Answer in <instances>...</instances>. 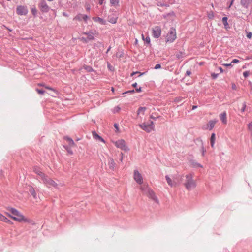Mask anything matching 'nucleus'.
<instances>
[{
  "mask_svg": "<svg viewBox=\"0 0 252 252\" xmlns=\"http://www.w3.org/2000/svg\"><path fill=\"white\" fill-rule=\"evenodd\" d=\"M159 117H153L152 115H151L150 116V118L153 120H156Z\"/></svg>",
  "mask_w": 252,
  "mask_h": 252,
  "instance_id": "052dcab7",
  "label": "nucleus"
},
{
  "mask_svg": "<svg viewBox=\"0 0 252 252\" xmlns=\"http://www.w3.org/2000/svg\"><path fill=\"white\" fill-rule=\"evenodd\" d=\"M83 68L85 70H86L87 72H91L94 71V70L93 69V68L90 66L84 65L83 66Z\"/></svg>",
  "mask_w": 252,
  "mask_h": 252,
  "instance_id": "7c9ffc66",
  "label": "nucleus"
},
{
  "mask_svg": "<svg viewBox=\"0 0 252 252\" xmlns=\"http://www.w3.org/2000/svg\"><path fill=\"white\" fill-rule=\"evenodd\" d=\"M6 214L15 220L19 222H21L22 221H24V222H28V220L25 218L24 216L19 212H18L17 214L15 215L14 216H10L8 213Z\"/></svg>",
  "mask_w": 252,
  "mask_h": 252,
  "instance_id": "1a4fd4ad",
  "label": "nucleus"
},
{
  "mask_svg": "<svg viewBox=\"0 0 252 252\" xmlns=\"http://www.w3.org/2000/svg\"><path fill=\"white\" fill-rule=\"evenodd\" d=\"M40 182H42L46 186L49 188L51 187L57 188V184L47 175H45Z\"/></svg>",
  "mask_w": 252,
  "mask_h": 252,
  "instance_id": "f03ea898",
  "label": "nucleus"
},
{
  "mask_svg": "<svg viewBox=\"0 0 252 252\" xmlns=\"http://www.w3.org/2000/svg\"><path fill=\"white\" fill-rule=\"evenodd\" d=\"M154 123L153 121H150L147 123H142L139 124V126L143 130L147 132H150L154 129Z\"/></svg>",
  "mask_w": 252,
  "mask_h": 252,
  "instance_id": "20e7f679",
  "label": "nucleus"
},
{
  "mask_svg": "<svg viewBox=\"0 0 252 252\" xmlns=\"http://www.w3.org/2000/svg\"><path fill=\"white\" fill-rule=\"evenodd\" d=\"M82 19L86 22L89 18L88 16L87 15H85V14L84 15L82 14Z\"/></svg>",
  "mask_w": 252,
  "mask_h": 252,
  "instance_id": "79ce46f5",
  "label": "nucleus"
},
{
  "mask_svg": "<svg viewBox=\"0 0 252 252\" xmlns=\"http://www.w3.org/2000/svg\"><path fill=\"white\" fill-rule=\"evenodd\" d=\"M64 139H65L68 142L69 146L70 147L73 146L74 145L75 143L73 141V140L69 137H65Z\"/></svg>",
  "mask_w": 252,
  "mask_h": 252,
  "instance_id": "bb28decb",
  "label": "nucleus"
},
{
  "mask_svg": "<svg viewBox=\"0 0 252 252\" xmlns=\"http://www.w3.org/2000/svg\"><path fill=\"white\" fill-rule=\"evenodd\" d=\"M161 65L160 64H157L155 67H154V69H159L161 68Z\"/></svg>",
  "mask_w": 252,
  "mask_h": 252,
  "instance_id": "de8ad7c7",
  "label": "nucleus"
},
{
  "mask_svg": "<svg viewBox=\"0 0 252 252\" xmlns=\"http://www.w3.org/2000/svg\"><path fill=\"white\" fill-rule=\"evenodd\" d=\"M121 158L120 160L122 162L123 161L124 154L122 153H121Z\"/></svg>",
  "mask_w": 252,
  "mask_h": 252,
  "instance_id": "680f3d73",
  "label": "nucleus"
},
{
  "mask_svg": "<svg viewBox=\"0 0 252 252\" xmlns=\"http://www.w3.org/2000/svg\"><path fill=\"white\" fill-rule=\"evenodd\" d=\"M82 20V16L81 14L77 15L73 19V20L81 21Z\"/></svg>",
  "mask_w": 252,
  "mask_h": 252,
  "instance_id": "72a5a7b5",
  "label": "nucleus"
},
{
  "mask_svg": "<svg viewBox=\"0 0 252 252\" xmlns=\"http://www.w3.org/2000/svg\"><path fill=\"white\" fill-rule=\"evenodd\" d=\"M193 174L189 173L185 176L184 185L188 190H191L196 187V183L193 179Z\"/></svg>",
  "mask_w": 252,
  "mask_h": 252,
  "instance_id": "f257e3e1",
  "label": "nucleus"
},
{
  "mask_svg": "<svg viewBox=\"0 0 252 252\" xmlns=\"http://www.w3.org/2000/svg\"><path fill=\"white\" fill-rule=\"evenodd\" d=\"M165 178H166V180L167 181L168 184L170 186L173 187V186H175L176 185V182L174 181H172L168 175H166L165 176Z\"/></svg>",
  "mask_w": 252,
  "mask_h": 252,
  "instance_id": "a211bd4d",
  "label": "nucleus"
},
{
  "mask_svg": "<svg viewBox=\"0 0 252 252\" xmlns=\"http://www.w3.org/2000/svg\"><path fill=\"white\" fill-rule=\"evenodd\" d=\"M248 127L249 130L252 131V122L249 123L248 125Z\"/></svg>",
  "mask_w": 252,
  "mask_h": 252,
  "instance_id": "c03bdc74",
  "label": "nucleus"
},
{
  "mask_svg": "<svg viewBox=\"0 0 252 252\" xmlns=\"http://www.w3.org/2000/svg\"><path fill=\"white\" fill-rule=\"evenodd\" d=\"M191 74V72L189 70H187L186 71V75L189 76Z\"/></svg>",
  "mask_w": 252,
  "mask_h": 252,
  "instance_id": "bf43d9fd",
  "label": "nucleus"
},
{
  "mask_svg": "<svg viewBox=\"0 0 252 252\" xmlns=\"http://www.w3.org/2000/svg\"><path fill=\"white\" fill-rule=\"evenodd\" d=\"M7 210L9 211V212L12 214L14 216L15 215L17 214L18 212H19L17 210L14 208L9 207L7 209Z\"/></svg>",
  "mask_w": 252,
  "mask_h": 252,
  "instance_id": "a878e982",
  "label": "nucleus"
},
{
  "mask_svg": "<svg viewBox=\"0 0 252 252\" xmlns=\"http://www.w3.org/2000/svg\"><path fill=\"white\" fill-rule=\"evenodd\" d=\"M114 126L115 127V128L117 130H119V126H118V125L116 123L114 124Z\"/></svg>",
  "mask_w": 252,
  "mask_h": 252,
  "instance_id": "864d4df0",
  "label": "nucleus"
},
{
  "mask_svg": "<svg viewBox=\"0 0 252 252\" xmlns=\"http://www.w3.org/2000/svg\"><path fill=\"white\" fill-rule=\"evenodd\" d=\"M239 62V60H238V59H233L232 61H231V63H238Z\"/></svg>",
  "mask_w": 252,
  "mask_h": 252,
  "instance_id": "3c124183",
  "label": "nucleus"
},
{
  "mask_svg": "<svg viewBox=\"0 0 252 252\" xmlns=\"http://www.w3.org/2000/svg\"><path fill=\"white\" fill-rule=\"evenodd\" d=\"M216 139V136L214 133H212L210 137V145L212 148H214Z\"/></svg>",
  "mask_w": 252,
  "mask_h": 252,
  "instance_id": "6ab92c4d",
  "label": "nucleus"
},
{
  "mask_svg": "<svg viewBox=\"0 0 252 252\" xmlns=\"http://www.w3.org/2000/svg\"><path fill=\"white\" fill-rule=\"evenodd\" d=\"M223 65H224V66H225L226 67H231V66H232L231 63H230L223 64Z\"/></svg>",
  "mask_w": 252,
  "mask_h": 252,
  "instance_id": "603ef678",
  "label": "nucleus"
},
{
  "mask_svg": "<svg viewBox=\"0 0 252 252\" xmlns=\"http://www.w3.org/2000/svg\"><path fill=\"white\" fill-rule=\"evenodd\" d=\"M176 38V32L175 29L171 28L170 32L167 34L166 42L172 43Z\"/></svg>",
  "mask_w": 252,
  "mask_h": 252,
  "instance_id": "39448f33",
  "label": "nucleus"
},
{
  "mask_svg": "<svg viewBox=\"0 0 252 252\" xmlns=\"http://www.w3.org/2000/svg\"><path fill=\"white\" fill-rule=\"evenodd\" d=\"M142 38L143 40L145 41L147 44H150V38L149 36L146 37L145 38H144V36L142 35Z\"/></svg>",
  "mask_w": 252,
  "mask_h": 252,
  "instance_id": "c9c22d12",
  "label": "nucleus"
},
{
  "mask_svg": "<svg viewBox=\"0 0 252 252\" xmlns=\"http://www.w3.org/2000/svg\"><path fill=\"white\" fill-rule=\"evenodd\" d=\"M110 3L113 6L118 5L119 3V0H110Z\"/></svg>",
  "mask_w": 252,
  "mask_h": 252,
  "instance_id": "473e14b6",
  "label": "nucleus"
},
{
  "mask_svg": "<svg viewBox=\"0 0 252 252\" xmlns=\"http://www.w3.org/2000/svg\"><path fill=\"white\" fill-rule=\"evenodd\" d=\"M84 34L87 35V39L88 40H92L94 38L93 33L91 32H84Z\"/></svg>",
  "mask_w": 252,
  "mask_h": 252,
  "instance_id": "aec40b11",
  "label": "nucleus"
},
{
  "mask_svg": "<svg viewBox=\"0 0 252 252\" xmlns=\"http://www.w3.org/2000/svg\"><path fill=\"white\" fill-rule=\"evenodd\" d=\"M36 90L38 92V94H44L45 93V91L44 90L39 89H38V88H37L36 89Z\"/></svg>",
  "mask_w": 252,
  "mask_h": 252,
  "instance_id": "ea45409f",
  "label": "nucleus"
},
{
  "mask_svg": "<svg viewBox=\"0 0 252 252\" xmlns=\"http://www.w3.org/2000/svg\"><path fill=\"white\" fill-rule=\"evenodd\" d=\"M120 109V108L119 107H117L116 108V111L118 112Z\"/></svg>",
  "mask_w": 252,
  "mask_h": 252,
  "instance_id": "338daca9",
  "label": "nucleus"
},
{
  "mask_svg": "<svg viewBox=\"0 0 252 252\" xmlns=\"http://www.w3.org/2000/svg\"><path fill=\"white\" fill-rule=\"evenodd\" d=\"M134 92H135V90L133 89V90H129V91L125 92H124L123 93V94H133Z\"/></svg>",
  "mask_w": 252,
  "mask_h": 252,
  "instance_id": "a19ab883",
  "label": "nucleus"
},
{
  "mask_svg": "<svg viewBox=\"0 0 252 252\" xmlns=\"http://www.w3.org/2000/svg\"><path fill=\"white\" fill-rule=\"evenodd\" d=\"M161 33V29L159 26H156L152 29V35L155 38H159Z\"/></svg>",
  "mask_w": 252,
  "mask_h": 252,
  "instance_id": "9d476101",
  "label": "nucleus"
},
{
  "mask_svg": "<svg viewBox=\"0 0 252 252\" xmlns=\"http://www.w3.org/2000/svg\"><path fill=\"white\" fill-rule=\"evenodd\" d=\"M31 12L34 16H37V10L35 7H33L31 9Z\"/></svg>",
  "mask_w": 252,
  "mask_h": 252,
  "instance_id": "f704fd0d",
  "label": "nucleus"
},
{
  "mask_svg": "<svg viewBox=\"0 0 252 252\" xmlns=\"http://www.w3.org/2000/svg\"><path fill=\"white\" fill-rule=\"evenodd\" d=\"M252 36V33L251 32H247V37L250 39Z\"/></svg>",
  "mask_w": 252,
  "mask_h": 252,
  "instance_id": "8fccbe9b",
  "label": "nucleus"
},
{
  "mask_svg": "<svg viewBox=\"0 0 252 252\" xmlns=\"http://www.w3.org/2000/svg\"><path fill=\"white\" fill-rule=\"evenodd\" d=\"M250 74L249 71H245L243 72V75L245 78H247Z\"/></svg>",
  "mask_w": 252,
  "mask_h": 252,
  "instance_id": "4c0bfd02",
  "label": "nucleus"
},
{
  "mask_svg": "<svg viewBox=\"0 0 252 252\" xmlns=\"http://www.w3.org/2000/svg\"><path fill=\"white\" fill-rule=\"evenodd\" d=\"M40 182H42L46 186L49 188L51 187L57 188V184L47 175H45Z\"/></svg>",
  "mask_w": 252,
  "mask_h": 252,
  "instance_id": "7ed1b4c3",
  "label": "nucleus"
},
{
  "mask_svg": "<svg viewBox=\"0 0 252 252\" xmlns=\"http://www.w3.org/2000/svg\"><path fill=\"white\" fill-rule=\"evenodd\" d=\"M228 18L227 17H224L222 19V22L224 26V28L226 29L229 28V24L227 22Z\"/></svg>",
  "mask_w": 252,
  "mask_h": 252,
  "instance_id": "5701e85b",
  "label": "nucleus"
},
{
  "mask_svg": "<svg viewBox=\"0 0 252 252\" xmlns=\"http://www.w3.org/2000/svg\"><path fill=\"white\" fill-rule=\"evenodd\" d=\"M105 0H99V4L100 5H102L104 2Z\"/></svg>",
  "mask_w": 252,
  "mask_h": 252,
  "instance_id": "6e6d98bb",
  "label": "nucleus"
},
{
  "mask_svg": "<svg viewBox=\"0 0 252 252\" xmlns=\"http://www.w3.org/2000/svg\"><path fill=\"white\" fill-rule=\"evenodd\" d=\"M92 135L93 138H94L95 139L103 142H105V141L103 139V138H102L100 136H99L95 131H93Z\"/></svg>",
  "mask_w": 252,
  "mask_h": 252,
  "instance_id": "dca6fc26",
  "label": "nucleus"
},
{
  "mask_svg": "<svg viewBox=\"0 0 252 252\" xmlns=\"http://www.w3.org/2000/svg\"><path fill=\"white\" fill-rule=\"evenodd\" d=\"M108 68L110 70H112V69H113V67L110 65V63H108Z\"/></svg>",
  "mask_w": 252,
  "mask_h": 252,
  "instance_id": "13d9d810",
  "label": "nucleus"
},
{
  "mask_svg": "<svg viewBox=\"0 0 252 252\" xmlns=\"http://www.w3.org/2000/svg\"><path fill=\"white\" fill-rule=\"evenodd\" d=\"M145 73V72H143V73H140L139 72H138V71H136V72H133L131 75V76H133L134 75L136 74H139V75H138V76H141L143 75H144V74Z\"/></svg>",
  "mask_w": 252,
  "mask_h": 252,
  "instance_id": "58836bf2",
  "label": "nucleus"
},
{
  "mask_svg": "<svg viewBox=\"0 0 252 252\" xmlns=\"http://www.w3.org/2000/svg\"><path fill=\"white\" fill-rule=\"evenodd\" d=\"M208 17L209 18V19H213V17H214V14L212 12L211 13H210L208 14Z\"/></svg>",
  "mask_w": 252,
  "mask_h": 252,
  "instance_id": "49530a36",
  "label": "nucleus"
},
{
  "mask_svg": "<svg viewBox=\"0 0 252 252\" xmlns=\"http://www.w3.org/2000/svg\"><path fill=\"white\" fill-rule=\"evenodd\" d=\"M146 110V108L145 107H140L138 109V110L137 111V115H139L141 113L142 115H144Z\"/></svg>",
  "mask_w": 252,
  "mask_h": 252,
  "instance_id": "cd10ccee",
  "label": "nucleus"
},
{
  "mask_svg": "<svg viewBox=\"0 0 252 252\" xmlns=\"http://www.w3.org/2000/svg\"><path fill=\"white\" fill-rule=\"evenodd\" d=\"M82 40H83L84 41H85L86 42H87V41H88L87 38L86 39H85L84 38H82Z\"/></svg>",
  "mask_w": 252,
  "mask_h": 252,
  "instance_id": "774afa93",
  "label": "nucleus"
},
{
  "mask_svg": "<svg viewBox=\"0 0 252 252\" xmlns=\"http://www.w3.org/2000/svg\"><path fill=\"white\" fill-rule=\"evenodd\" d=\"M66 150L67 151V152L70 154H73V152L72 150H71L68 147V146H66V147H65Z\"/></svg>",
  "mask_w": 252,
  "mask_h": 252,
  "instance_id": "09e8293b",
  "label": "nucleus"
},
{
  "mask_svg": "<svg viewBox=\"0 0 252 252\" xmlns=\"http://www.w3.org/2000/svg\"><path fill=\"white\" fill-rule=\"evenodd\" d=\"M250 3V0H241V4L243 6V7L247 8Z\"/></svg>",
  "mask_w": 252,
  "mask_h": 252,
  "instance_id": "412c9836",
  "label": "nucleus"
},
{
  "mask_svg": "<svg viewBox=\"0 0 252 252\" xmlns=\"http://www.w3.org/2000/svg\"><path fill=\"white\" fill-rule=\"evenodd\" d=\"M34 172L37 175L38 177L37 179L39 181H40L42 179H43V177L46 175L41 171L40 168L37 167L34 168Z\"/></svg>",
  "mask_w": 252,
  "mask_h": 252,
  "instance_id": "ddd939ff",
  "label": "nucleus"
},
{
  "mask_svg": "<svg viewBox=\"0 0 252 252\" xmlns=\"http://www.w3.org/2000/svg\"><path fill=\"white\" fill-rule=\"evenodd\" d=\"M218 74H216L215 73H211V77H212V79H216L218 77Z\"/></svg>",
  "mask_w": 252,
  "mask_h": 252,
  "instance_id": "37998d69",
  "label": "nucleus"
},
{
  "mask_svg": "<svg viewBox=\"0 0 252 252\" xmlns=\"http://www.w3.org/2000/svg\"><path fill=\"white\" fill-rule=\"evenodd\" d=\"M29 191L32 194V195L34 197V199H36L37 198V196L35 192V189L32 187L30 186L29 187Z\"/></svg>",
  "mask_w": 252,
  "mask_h": 252,
  "instance_id": "f3484780",
  "label": "nucleus"
},
{
  "mask_svg": "<svg viewBox=\"0 0 252 252\" xmlns=\"http://www.w3.org/2000/svg\"><path fill=\"white\" fill-rule=\"evenodd\" d=\"M0 220L9 223L11 222L10 220L8 219L6 217L2 215L1 213H0Z\"/></svg>",
  "mask_w": 252,
  "mask_h": 252,
  "instance_id": "393cba45",
  "label": "nucleus"
},
{
  "mask_svg": "<svg viewBox=\"0 0 252 252\" xmlns=\"http://www.w3.org/2000/svg\"><path fill=\"white\" fill-rule=\"evenodd\" d=\"M197 107V106H196V105H193V106H192V110H194V109H195Z\"/></svg>",
  "mask_w": 252,
  "mask_h": 252,
  "instance_id": "69168bd1",
  "label": "nucleus"
},
{
  "mask_svg": "<svg viewBox=\"0 0 252 252\" xmlns=\"http://www.w3.org/2000/svg\"><path fill=\"white\" fill-rule=\"evenodd\" d=\"M226 115V112L225 111H224L223 113H221L219 116L220 119L222 121V123H223L224 124H227V122Z\"/></svg>",
  "mask_w": 252,
  "mask_h": 252,
  "instance_id": "2eb2a0df",
  "label": "nucleus"
},
{
  "mask_svg": "<svg viewBox=\"0 0 252 252\" xmlns=\"http://www.w3.org/2000/svg\"><path fill=\"white\" fill-rule=\"evenodd\" d=\"M145 194L147 195L149 198L152 199L157 203H158L159 201L158 198L156 196L155 193L152 189H151L147 190V192L145 193Z\"/></svg>",
  "mask_w": 252,
  "mask_h": 252,
  "instance_id": "f8f14e48",
  "label": "nucleus"
},
{
  "mask_svg": "<svg viewBox=\"0 0 252 252\" xmlns=\"http://www.w3.org/2000/svg\"><path fill=\"white\" fill-rule=\"evenodd\" d=\"M216 123V121L210 120L208 123V126L209 130H211L214 127V126Z\"/></svg>",
  "mask_w": 252,
  "mask_h": 252,
  "instance_id": "4be33fe9",
  "label": "nucleus"
},
{
  "mask_svg": "<svg viewBox=\"0 0 252 252\" xmlns=\"http://www.w3.org/2000/svg\"><path fill=\"white\" fill-rule=\"evenodd\" d=\"M90 9L91 8L89 5H88L86 6V9L87 11H89L90 10Z\"/></svg>",
  "mask_w": 252,
  "mask_h": 252,
  "instance_id": "4d7b16f0",
  "label": "nucleus"
},
{
  "mask_svg": "<svg viewBox=\"0 0 252 252\" xmlns=\"http://www.w3.org/2000/svg\"><path fill=\"white\" fill-rule=\"evenodd\" d=\"M219 69L220 70V72L221 73L223 72V69L221 67H220L219 68Z\"/></svg>",
  "mask_w": 252,
  "mask_h": 252,
  "instance_id": "0e129e2a",
  "label": "nucleus"
},
{
  "mask_svg": "<svg viewBox=\"0 0 252 252\" xmlns=\"http://www.w3.org/2000/svg\"><path fill=\"white\" fill-rule=\"evenodd\" d=\"M140 189L142 191L143 193L145 194L150 188L147 186L143 185L140 187Z\"/></svg>",
  "mask_w": 252,
  "mask_h": 252,
  "instance_id": "c756f323",
  "label": "nucleus"
},
{
  "mask_svg": "<svg viewBox=\"0 0 252 252\" xmlns=\"http://www.w3.org/2000/svg\"><path fill=\"white\" fill-rule=\"evenodd\" d=\"M135 91L138 93L141 92V87H139L138 88H136Z\"/></svg>",
  "mask_w": 252,
  "mask_h": 252,
  "instance_id": "5fc2aeb1",
  "label": "nucleus"
},
{
  "mask_svg": "<svg viewBox=\"0 0 252 252\" xmlns=\"http://www.w3.org/2000/svg\"><path fill=\"white\" fill-rule=\"evenodd\" d=\"M191 165L194 168H197V167L202 168L203 167V166L201 164L196 162L194 160L191 161Z\"/></svg>",
  "mask_w": 252,
  "mask_h": 252,
  "instance_id": "b1692460",
  "label": "nucleus"
},
{
  "mask_svg": "<svg viewBox=\"0 0 252 252\" xmlns=\"http://www.w3.org/2000/svg\"><path fill=\"white\" fill-rule=\"evenodd\" d=\"M115 146L122 150L127 151L129 150L127 146L126 145V143L125 140L121 139L115 142Z\"/></svg>",
  "mask_w": 252,
  "mask_h": 252,
  "instance_id": "0eeeda50",
  "label": "nucleus"
},
{
  "mask_svg": "<svg viewBox=\"0 0 252 252\" xmlns=\"http://www.w3.org/2000/svg\"><path fill=\"white\" fill-rule=\"evenodd\" d=\"M28 12L27 7L23 5H18L16 7V13L19 15H26Z\"/></svg>",
  "mask_w": 252,
  "mask_h": 252,
  "instance_id": "6e6552de",
  "label": "nucleus"
},
{
  "mask_svg": "<svg viewBox=\"0 0 252 252\" xmlns=\"http://www.w3.org/2000/svg\"><path fill=\"white\" fill-rule=\"evenodd\" d=\"M40 11L43 13H47L49 11L50 7L48 5L45 0H41L38 4Z\"/></svg>",
  "mask_w": 252,
  "mask_h": 252,
  "instance_id": "423d86ee",
  "label": "nucleus"
},
{
  "mask_svg": "<svg viewBox=\"0 0 252 252\" xmlns=\"http://www.w3.org/2000/svg\"><path fill=\"white\" fill-rule=\"evenodd\" d=\"M115 162L113 158H111L109 162V167L111 169H114L115 166Z\"/></svg>",
  "mask_w": 252,
  "mask_h": 252,
  "instance_id": "2f4dec72",
  "label": "nucleus"
},
{
  "mask_svg": "<svg viewBox=\"0 0 252 252\" xmlns=\"http://www.w3.org/2000/svg\"><path fill=\"white\" fill-rule=\"evenodd\" d=\"M246 108V103L244 102L243 104V108H242V109L241 110V112H244L245 111Z\"/></svg>",
  "mask_w": 252,
  "mask_h": 252,
  "instance_id": "a18cd8bd",
  "label": "nucleus"
},
{
  "mask_svg": "<svg viewBox=\"0 0 252 252\" xmlns=\"http://www.w3.org/2000/svg\"><path fill=\"white\" fill-rule=\"evenodd\" d=\"M137 83H133V84H132V86L133 87H134V88L136 87H137Z\"/></svg>",
  "mask_w": 252,
  "mask_h": 252,
  "instance_id": "e2e57ef3",
  "label": "nucleus"
},
{
  "mask_svg": "<svg viewBox=\"0 0 252 252\" xmlns=\"http://www.w3.org/2000/svg\"><path fill=\"white\" fill-rule=\"evenodd\" d=\"M94 21L97 22L101 25H106L107 21L100 17H94L92 18Z\"/></svg>",
  "mask_w": 252,
  "mask_h": 252,
  "instance_id": "4468645a",
  "label": "nucleus"
},
{
  "mask_svg": "<svg viewBox=\"0 0 252 252\" xmlns=\"http://www.w3.org/2000/svg\"><path fill=\"white\" fill-rule=\"evenodd\" d=\"M176 56L178 59H181L183 58V53L182 52H179L176 54Z\"/></svg>",
  "mask_w": 252,
  "mask_h": 252,
  "instance_id": "e433bc0d",
  "label": "nucleus"
},
{
  "mask_svg": "<svg viewBox=\"0 0 252 252\" xmlns=\"http://www.w3.org/2000/svg\"><path fill=\"white\" fill-rule=\"evenodd\" d=\"M134 180L138 184H142L143 183V178L139 172V171L137 170H135L134 171Z\"/></svg>",
  "mask_w": 252,
  "mask_h": 252,
  "instance_id": "9b49d317",
  "label": "nucleus"
},
{
  "mask_svg": "<svg viewBox=\"0 0 252 252\" xmlns=\"http://www.w3.org/2000/svg\"><path fill=\"white\" fill-rule=\"evenodd\" d=\"M197 141L199 142L201 144V151L202 152V155L203 156H204V153L205 152V149L203 146V142L201 140L199 139H197Z\"/></svg>",
  "mask_w": 252,
  "mask_h": 252,
  "instance_id": "c85d7f7f",
  "label": "nucleus"
}]
</instances>
